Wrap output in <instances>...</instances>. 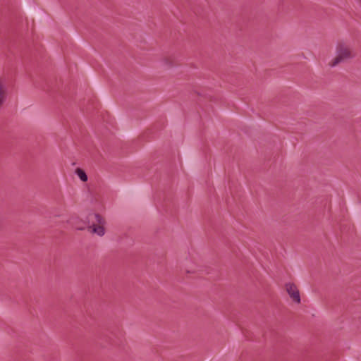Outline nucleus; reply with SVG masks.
<instances>
[{
  "label": "nucleus",
  "mask_w": 361,
  "mask_h": 361,
  "mask_svg": "<svg viewBox=\"0 0 361 361\" xmlns=\"http://www.w3.org/2000/svg\"><path fill=\"white\" fill-rule=\"evenodd\" d=\"M92 216L94 217L95 222L87 226L88 231L92 233H97L99 236H103L105 233V219L99 214H89L87 216L88 224L90 223Z\"/></svg>",
  "instance_id": "f257e3e1"
},
{
  "label": "nucleus",
  "mask_w": 361,
  "mask_h": 361,
  "mask_svg": "<svg viewBox=\"0 0 361 361\" xmlns=\"http://www.w3.org/2000/svg\"><path fill=\"white\" fill-rule=\"evenodd\" d=\"M337 56L331 62V66H335L341 62L355 56L350 49L343 43H338L336 48Z\"/></svg>",
  "instance_id": "f03ea898"
},
{
  "label": "nucleus",
  "mask_w": 361,
  "mask_h": 361,
  "mask_svg": "<svg viewBox=\"0 0 361 361\" xmlns=\"http://www.w3.org/2000/svg\"><path fill=\"white\" fill-rule=\"evenodd\" d=\"M286 291L294 302L300 304L301 302L299 290L296 285L293 283H288L286 284Z\"/></svg>",
  "instance_id": "7ed1b4c3"
},
{
  "label": "nucleus",
  "mask_w": 361,
  "mask_h": 361,
  "mask_svg": "<svg viewBox=\"0 0 361 361\" xmlns=\"http://www.w3.org/2000/svg\"><path fill=\"white\" fill-rule=\"evenodd\" d=\"M164 62L166 64V66L169 68L179 65L178 61L171 56L165 57L164 59Z\"/></svg>",
  "instance_id": "20e7f679"
},
{
  "label": "nucleus",
  "mask_w": 361,
  "mask_h": 361,
  "mask_svg": "<svg viewBox=\"0 0 361 361\" xmlns=\"http://www.w3.org/2000/svg\"><path fill=\"white\" fill-rule=\"evenodd\" d=\"M75 173L82 182L87 181V179H88L87 175L86 174L85 171L83 169H82L80 168H77L75 169Z\"/></svg>",
  "instance_id": "39448f33"
},
{
  "label": "nucleus",
  "mask_w": 361,
  "mask_h": 361,
  "mask_svg": "<svg viewBox=\"0 0 361 361\" xmlns=\"http://www.w3.org/2000/svg\"><path fill=\"white\" fill-rule=\"evenodd\" d=\"M88 224L87 221H82L81 219H76L74 222L75 227L77 230L82 231L85 228V226L84 225Z\"/></svg>",
  "instance_id": "423d86ee"
},
{
  "label": "nucleus",
  "mask_w": 361,
  "mask_h": 361,
  "mask_svg": "<svg viewBox=\"0 0 361 361\" xmlns=\"http://www.w3.org/2000/svg\"><path fill=\"white\" fill-rule=\"evenodd\" d=\"M23 8L28 15L31 16L35 14L33 8L28 6L25 1H23Z\"/></svg>",
  "instance_id": "0eeeda50"
},
{
  "label": "nucleus",
  "mask_w": 361,
  "mask_h": 361,
  "mask_svg": "<svg viewBox=\"0 0 361 361\" xmlns=\"http://www.w3.org/2000/svg\"><path fill=\"white\" fill-rule=\"evenodd\" d=\"M195 93L197 94V95H198V96L200 95V92H195Z\"/></svg>",
  "instance_id": "6e6552de"
},
{
  "label": "nucleus",
  "mask_w": 361,
  "mask_h": 361,
  "mask_svg": "<svg viewBox=\"0 0 361 361\" xmlns=\"http://www.w3.org/2000/svg\"><path fill=\"white\" fill-rule=\"evenodd\" d=\"M361 1V0H360Z\"/></svg>",
  "instance_id": "1a4fd4ad"
}]
</instances>
